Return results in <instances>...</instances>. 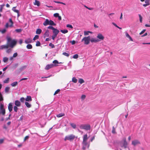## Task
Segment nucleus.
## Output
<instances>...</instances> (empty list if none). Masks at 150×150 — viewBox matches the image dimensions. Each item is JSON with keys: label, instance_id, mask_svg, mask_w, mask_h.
<instances>
[{"label": "nucleus", "instance_id": "f03ea898", "mask_svg": "<svg viewBox=\"0 0 150 150\" xmlns=\"http://www.w3.org/2000/svg\"><path fill=\"white\" fill-rule=\"evenodd\" d=\"M75 137V135L72 134H70V135L66 136L64 139V140L65 141L67 140L72 141L74 140Z\"/></svg>", "mask_w": 150, "mask_h": 150}, {"label": "nucleus", "instance_id": "4d7b16f0", "mask_svg": "<svg viewBox=\"0 0 150 150\" xmlns=\"http://www.w3.org/2000/svg\"><path fill=\"white\" fill-rule=\"evenodd\" d=\"M29 138V136H26L25 137V138H24V141L25 142V141L26 140L28 139Z\"/></svg>", "mask_w": 150, "mask_h": 150}, {"label": "nucleus", "instance_id": "4be33fe9", "mask_svg": "<svg viewBox=\"0 0 150 150\" xmlns=\"http://www.w3.org/2000/svg\"><path fill=\"white\" fill-rule=\"evenodd\" d=\"M126 37L129 38L130 40L131 41H133V39L128 34V33H126Z\"/></svg>", "mask_w": 150, "mask_h": 150}, {"label": "nucleus", "instance_id": "09e8293b", "mask_svg": "<svg viewBox=\"0 0 150 150\" xmlns=\"http://www.w3.org/2000/svg\"><path fill=\"white\" fill-rule=\"evenodd\" d=\"M86 96L84 95H82L81 96V99L82 100H84L86 98Z\"/></svg>", "mask_w": 150, "mask_h": 150}, {"label": "nucleus", "instance_id": "f8f14e48", "mask_svg": "<svg viewBox=\"0 0 150 150\" xmlns=\"http://www.w3.org/2000/svg\"><path fill=\"white\" fill-rule=\"evenodd\" d=\"M14 104L15 106L19 107L21 106V104L20 102L18 100H16L15 101Z\"/></svg>", "mask_w": 150, "mask_h": 150}, {"label": "nucleus", "instance_id": "0e129e2a", "mask_svg": "<svg viewBox=\"0 0 150 150\" xmlns=\"http://www.w3.org/2000/svg\"><path fill=\"white\" fill-rule=\"evenodd\" d=\"M84 7L85 8H87V9H88V10H92L93 9V8H88V7L87 6H86L85 5L84 6Z\"/></svg>", "mask_w": 150, "mask_h": 150}, {"label": "nucleus", "instance_id": "bf43d9fd", "mask_svg": "<svg viewBox=\"0 0 150 150\" xmlns=\"http://www.w3.org/2000/svg\"><path fill=\"white\" fill-rule=\"evenodd\" d=\"M59 14L58 13H56L54 14V16L55 17H57L58 16H59Z\"/></svg>", "mask_w": 150, "mask_h": 150}, {"label": "nucleus", "instance_id": "680f3d73", "mask_svg": "<svg viewBox=\"0 0 150 150\" xmlns=\"http://www.w3.org/2000/svg\"><path fill=\"white\" fill-rule=\"evenodd\" d=\"M145 3L148 4V5H149L150 4L149 1L148 0H145Z\"/></svg>", "mask_w": 150, "mask_h": 150}, {"label": "nucleus", "instance_id": "774afa93", "mask_svg": "<svg viewBox=\"0 0 150 150\" xmlns=\"http://www.w3.org/2000/svg\"><path fill=\"white\" fill-rule=\"evenodd\" d=\"M71 42V43L72 44V45H74L75 44V43H76V42L75 40H73Z\"/></svg>", "mask_w": 150, "mask_h": 150}, {"label": "nucleus", "instance_id": "c03bdc74", "mask_svg": "<svg viewBox=\"0 0 150 150\" xmlns=\"http://www.w3.org/2000/svg\"><path fill=\"white\" fill-rule=\"evenodd\" d=\"M89 33H90V32L89 31H84V35H88L89 34Z\"/></svg>", "mask_w": 150, "mask_h": 150}, {"label": "nucleus", "instance_id": "c9c22d12", "mask_svg": "<svg viewBox=\"0 0 150 150\" xmlns=\"http://www.w3.org/2000/svg\"><path fill=\"white\" fill-rule=\"evenodd\" d=\"M77 80L74 77H73L72 79V81L74 83H76L77 82Z\"/></svg>", "mask_w": 150, "mask_h": 150}, {"label": "nucleus", "instance_id": "9d476101", "mask_svg": "<svg viewBox=\"0 0 150 150\" xmlns=\"http://www.w3.org/2000/svg\"><path fill=\"white\" fill-rule=\"evenodd\" d=\"M100 41V40L96 38H90V41L92 42L96 43Z\"/></svg>", "mask_w": 150, "mask_h": 150}, {"label": "nucleus", "instance_id": "a18cd8bd", "mask_svg": "<svg viewBox=\"0 0 150 150\" xmlns=\"http://www.w3.org/2000/svg\"><path fill=\"white\" fill-rule=\"evenodd\" d=\"M9 90V87H6L5 88V91L6 92H7Z\"/></svg>", "mask_w": 150, "mask_h": 150}, {"label": "nucleus", "instance_id": "a878e982", "mask_svg": "<svg viewBox=\"0 0 150 150\" xmlns=\"http://www.w3.org/2000/svg\"><path fill=\"white\" fill-rule=\"evenodd\" d=\"M34 4L35 5H36L38 6H39L40 5V2L37 0H35V2L34 3Z\"/></svg>", "mask_w": 150, "mask_h": 150}, {"label": "nucleus", "instance_id": "1a4fd4ad", "mask_svg": "<svg viewBox=\"0 0 150 150\" xmlns=\"http://www.w3.org/2000/svg\"><path fill=\"white\" fill-rule=\"evenodd\" d=\"M13 104V103H10L8 104V108L10 112H11L12 110Z\"/></svg>", "mask_w": 150, "mask_h": 150}, {"label": "nucleus", "instance_id": "2eb2a0df", "mask_svg": "<svg viewBox=\"0 0 150 150\" xmlns=\"http://www.w3.org/2000/svg\"><path fill=\"white\" fill-rule=\"evenodd\" d=\"M140 142L137 140H135L132 142V144L134 146H136L138 144H139Z\"/></svg>", "mask_w": 150, "mask_h": 150}, {"label": "nucleus", "instance_id": "58836bf2", "mask_svg": "<svg viewBox=\"0 0 150 150\" xmlns=\"http://www.w3.org/2000/svg\"><path fill=\"white\" fill-rule=\"evenodd\" d=\"M8 59V58L7 57H4L3 58V61L4 62H7Z\"/></svg>", "mask_w": 150, "mask_h": 150}, {"label": "nucleus", "instance_id": "473e14b6", "mask_svg": "<svg viewBox=\"0 0 150 150\" xmlns=\"http://www.w3.org/2000/svg\"><path fill=\"white\" fill-rule=\"evenodd\" d=\"M17 106H14L13 108L14 111L16 112H17L18 110V108Z\"/></svg>", "mask_w": 150, "mask_h": 150}, {"label": "nucleus", "instance_id": "69168bd1", "mask_svg": "<svg viewBox=\"0 0 150 150\" xmlns=\"http://www.w3.org/2000/svg\"><path fill=\"white\" fill-rule=\"evenodd\" d=\"M27 79H28V78H23L20 79V81H21L23 80H26Z\"/></svg>", "mask_w": 150, "mask_h": 150}, {"label": "nucleus", "instance_id": "0eeeda50", "mask_svg": "<svg viewBox=\"0 0 150 150\" xmlns=\"http://www.w3.org/2000/svg\"><path fill=\"white\" fill-rule=\"evenodd\" d=\"M52 32L54 35H57V34L59 33V31L57 30V29L54 28L52 30Z\"/></svg>", "mask_w": 150, "mask_h": 150}, {"label": "nucleus", "instance_id": "3c124183", "mask_svg": "<svg viewBox=\"0 0 150 150\" xmlns=\"http://www.w3.org/2000/svg\"><path fill=\"white\" fill-rule=\"evenodd\" d=\"M49 46L50 47H51L52 48H53L54 47V45L51 43H50L49 44Z\"/></svg>", "mask_w": 150, "mask_h": 150}, {"label": "nucleus", "instance_id": "4c0bfd02", "mask_svg": "<svg viewBox=\"0 0 150 150\" xmlns=\"http://www.w3.org/2000/svg\"><path fill=\"white\" fill-rule=\"evenodd\" d=\"M79 82L81 84H82L84 82V81L82 79H80L79 80Z\"/></svg>", "mask_w": 150, "mask_h": 150}, {"label": "nucleus", "instance_id": "7c9ffc66", "mask_svg": "<svg viewBox=\"0 0 150 150\" xmlns=\"http://www.w3.org/2000/svg\"><path fill=\"white\" fill-rule=\"evenodd\" d=\"M64 114L61 113L57 115V117H60L64 116Z\"/></svg>", "mask_w": 150, "mask_h": 150}, {"label": "nucleus", "instance_id": "393cba45", "mask_svg": "<svg viewBox=\"0 0 150 150\" xmlns=\"http://www.w3.org/2000/svg\"><path fill=\"white\" fill-rule=\"evenodd\" d=\"M27 67V66L26 65L23 66L20 68L19 70L20 71H22L25 69Z\"/></svg>", "mask_w": 150, "mask_h": 150}, {"label": "nucleus", "instance_id": "ea45409f", "mask_svg": "<svg viewBox=\"0 0 150 150\" xmlns=\"http://www.w3.org/2000/svg\"><path fill=\"white\" fill-rule=\"evenodd\" d=\"M39 36L38 35H36L33 38V40H35L37 39H38L39 38Z\"/></svg>", "mask_w": 150, "mask_h": 150}, {"label": "nucleus", "instance_id": "f3484780", "mask_svg": "<svg viewBox=\"0 0 150 150\" xmlns=\"http://www.w3.org/2000/svg\"><path fill=\"white\" fill-rule=\"evenodd\" d=\"M32 42V40L30 38H28L25 40V42L26 44L31 43Z\"/></svg>", "mask_w": 150, "mask_h": 150}, {"label": "nucleus", "instance_id": "412c9836", "mask_svg": "<svg viewBox=\"0 0 150 150\" xmlns=\"http://www.w3.org/2000/svg\"><path fill=\"white\" fill-rule=\"evenodd\" d=\"M49 25H50L55 26L56 24L55 23L54 21L51 20H49Z\"/></svg>", "mask_w": 150, "mask_h": 150}, {"label": "nucleus", "instance_id": "20e7f679", "mask_svg": "<svg viewBox=\"0 0 150 150\" xmlns=\"http://www.w3.org/2000/svg\"><path fill=\"white\" fill-rule=\"evenodd\" d=\"M80 128L81 129H84L86 130H89L91 128V126L88 124H82L80 126Z\"/></svg>", "mask_w": 150, "mask_h": 150}, {"label": "nucleus", "instance_id": "338daca9", "mask_svg": "<svg viewBox=\"0 0 150 150\" xmlns=\"http://www.w3.org/2000/svg\"><path fill=\"white\" fill-rule=\"evenodd\" d=\"M9 25L8 23H6V24L5 25V27L6 28H8V27H9Z\"/></svg>", "mask_w": 150, "mask_h": 150}, {"label": "nucleus", "instance_id": "6ab92c4d", "mask_svg": "<svg viewBox=\"0 0 150 150\" xmlns=\"http://www.w3.org/2000/svg\"><path fill=\"white\" fill-rule=\"evenodd\" d=\"M42 30L40 28H38L36 30V33L37 34H40L42 32Z\"/></svg>", "mask_w": 150, "mask_h": 150}, {"label": "nucleus", "instance_id": "7ed1b4c3", "mask_svg": "<svg viewBox=\"0 0 150 150\" xmlns=\"http://www.w3.org/2000/svg\"><path fill=\"white\" fill-rule=\"evenodd\" d=\"M81 41H84V43L85 45L88 44L90 41V36H89L87 37H84L82 39Z\"/></svg>", "mask_w": 150, "mask_h": 150}, {"label": "nucleus", "instance_id": "bb28decb", "mask_svg": "<svg viewBox=\"0 0 150 150\" xmlns=\"http://www.w3.org/2000/svg\"><path fill=\"white\" fill-rule=\"evenodd\" d=\"M25 104L26 106L28 108H30L31 106V105L28 102H25Z\"/></svg>", "mask_w": 150, "mask_h": 150}, {"label": "nucleus", "instance_id": "79ce46f5", "mask_svg": "<svg viewBox=\"0 0 150 150\" xmlns=\"http://www.w3.org/2000/svg\"><path fill=\"white\" fill-rule=\"evenodd\" d=\"M62 54L64 55H65L68 57L69 56V53L66 52H63Z\"/></svg>", "mask_w": 150, "mask_h": 150}, {"label": "nucleus", "instance_id": "9b49d317", "mask_svg": "<svg viewBox=\"0 0 150 150\" xmlns=\"http://www.w3.org/2000/svg\"><path fill=\"white\" fill-rule=\"evenodd\" d=\"M97 38L101 40H103L104 39V37L100 33L98 34Z\"/></svg>", "mask_w": 150, "mask_h": 150}, {"label": "nucleus", "instance_id": "49530a36", "mask_svg": "<svg viewBox=\"0 0 150 150\" xmlns=\"http://www.w3.org/2000/svg\"><path fill=\"white\" fill-rule=\"evenodd\" d=\"M6 30L5 29H4L2 30H0V32H1L3 34L6 32Z\"/></svg>", "mask_w": 150, "mask_h": 150}, {"label": "nucleus", "instance_id": "864d4df0", "mask_svg": "<svg viewBox=\"0 0 150 150\" xmlns=\"http://www.w3.org/2000/svg\"><path fill=\"white\" fill-rule=\"evenodd\" d=\"M60 91V89H58L54 93V95L56 94H57Z\"/></svg>", "mask_w": 150, "mask_h": 150}, {"label": "nucleus", "instance_id": "de8ad7c7", "mask_svg": "<svg viewBox=\"0 0 150 150\" xmlns=\"http://www.w3.org/2000/svg\"><path fill=\"white\" fill-rule=\"evenodd\" d=\"M40 45V42L39 41H38L37 42L36 44V46H39Z\"/></svg>", "mask_w": 150, "mask_h": 150}, {"label": "nucleus", "instance_id": "b1692460", "mask_svg": "<svg viewBox=\"0 0 150 150\" xmlns=\"http://www.w3.org/2000/svg\"><path fill=\"white\" fill-rule=\"evenodd\" d=\"M16 8V7H13L12 8V10L13 11H14L15 12L17 13V14H18V13H19V11L18 10L16 9H15Z\"/></svg>", "mask_w": 150, "mask_h": 150}, {"label": "nucleus", "instance_id": "603ef678", "mask_svg": "<svg viewBox=\"0 0 150 150\" xmlns=\"http://www.w3.org/2000/svg\"><path fill=\"white\" fill-rule=\"evenodd\" d=\"M54 28L53 27L52 25L49 26L47 27V28L48 29H52V30L53 29V28Z\"/></svg>", "mask_w": 150, "mask_h": 150}, {"label": "nucleus", "instance_id": "8fccbe9b", "mask_svg": "<svg viewBox=\"0 0 150 150\" xmlns=\"http://www.w3.org/2000/svg\"><path fill=\"white\" fill-rule=\"evenodd\" d=\"M78 54H76L73 56V58L74 59H77L78 57Z\"/></svg>", "mask_w": 150, "mask_h": 150}, {"label": "nucleus", "instance_id": "72a5a7b5", "mask_svg": "<svg viewBox=\"0 0 150 150\" xmlns=\"http://www.w3.org/2000/svg\"><path fill=\"white\" fill-rule=\"evenodd\" d=\"M9 78H7L4 81V83H8L9 82Z\"/></svg>", "mask_w": 150, "mask_h": 150}, {"label": "nucleus", "instance_id": "6e6552de", "mask_svg": "<svg viewBox=\"0 0 150 150\" xmlns=\"http://www.w3.org/2000/svg\"><path fill=\"white\" fill-rule=\"evenodd\" d=\"M54 66H56L55 64L54 65L53 64H47L46 66L45 69L46 70H48L50 69L53 67Z\"/></svg>", "mask_w": 150, "mask_h": 150}, {"label": "nucleus", "instance_id": "dca6fc26", "mask_svg": "<svg viewBox=\"0 0 150 150\" xmlns=\"http://www.w3.org/2000/svg\"><path fill=\"white\" fill-rule=\"evenodd\" d=\"M49 20L47 19H45V21L43 22V25H44L46 26L48 25H49Z\"/></svg>", "mask_w": 150, "mask_h": 150}, {"label": "nucleus", "instance_id": "13d9d810", "mask_svg": "<svg viewBox=\"0 0 150 150\" xmlns=\"http://www.w3.org/2000/svg\"><path fill=\"white\" fill-rule=\"evenodd\" d=\"M18 55V54L17 52L15 53L13 56V57H16Z\"/></svg>", "mask_w": 150, "mask_h": 150}, {"label": "nucleus", "instance_id": "f257e3e1", "mask_svg": "<svg viewBox=\"0 0 150 150\" xmlns=\"http://www.w3.org/2000/svg\"><path fill=\"white\" fill-rule=\"evenodd\" d=\"M7 42L8 44L11 47H13L15 45L17 42L15 40H12L11 39L10 37L7 38Z\"/></svg>", "mask_w": 150, "mask_h": 150}, {"label": "nucleus", "instance_id": "052dcab7", "mask_svg": "<svg viewBox=\"0 0 150 150\" xmlns=\"http://www.w3.org/2000/svg\"><path fill=\"white\" fill-rule=\"evenodd\" d=\"M53 64H57L59 63H58V61L57 60H55L53 61Z\"/></svg>", "mask_w": 150, "mask_h": 150}, {"label": "nucleus", "instance_id": "5701e85b", "mask_svg": "<svg viewBox=\"0 0 150 150\" xmlns=\"http://www.w3.org/2000/svg\"><path fill=\"white\" fill-rule=\"evenodd\" d=\"M9 21L11 23V24L9 25V26L10 27H11L13 26V23L12 21V19L10 18L9 19Z\"/></svg>", "mask_w": 150, "mask_h": 150}, {"label": "nucleus", "instance_id": "6e6d98bb", "mask_svg": "<svg viewBox=\"0 0 150 150\" xmlns=\"http://www.w3.org/2000/svg\"><path fill=\"white\" fill-rule=\"evenodd\" d=\"M57 36L56 35H52V39L53 40H54V39L55 38L57 37Z\"/></svg>", "mask_w": 150, "mask_h": 150}, {"label": "nucleus", "instance_id": "e433bc0d", "mask_svg": "<svg viewBox=\"0 0 150 150\" xmlns=\"http://www.w3.org/2000/svg\"><path fill=\"white\" fill-rule=\"evenodd\" d=\"M5 5L4 4H2L0 5V12H2V10L3 9V7Z\"/></svg>", "mask_w": 150, "mask_h": 150}, {"label": "nucleus", "instance_id": "37998d69", "mask_svg": "<svg viewBox=\"0 0 150 150\" xmlns=\"http://www.w3.org/2000/svg\"><path fill=\"white\" fill-rule=\"evenodd\" d=\"M15 31L17 33H20L22 31V29H16Z\"/></svg>", "mask_w": 150, "mask_h": 150}, {"label": "nucleus", "instance_id": "4468645a", "mask_svg": "<svg viewBox=\"0 0 150 150\" xmlns=\"http://www.w3.org/2000/svg\"><path fill=\"white\" fill-rule=\"evenodd\" d=\"M49 30L48 29L46 30L44 34V37H48L49 36Z\"/></svg>", "mask_w": 150, "mask_h": 150}, {"label": "nucleus", "instance_id": "5fc2aeb1", "mask_svg": "<svg viewBox=\"0 0 150 150\" xmlns=\"http://www.w3.org/2000/svg\"><path fill=\"white\" fill-rule=\"evenodd\" d=\"M67 27L68 28H73V27L72 26V25L70 24H67Z\"/></svg>", "mask_w": 150, "mask_h": 150}, {"label": "nucleus", "instance_id": "c85d7f7f", "mask_svg": "<svg viewBox=\"0 0 150 150\" xmlns=\"http://www.w3.org/2000/svg\"><path fill=\"white\" fill-rule=\"evenodd\" d=\"M8 47V46L7 45H2L1 46L0 49H3L7 48Z\"/></svg>", "mask_w": 150, "mask_h": 150}, {"label": "nucleus", "instance_id": "cd10ccee", "mask_svg": "<svg viewBox=\"0 0 150 150\" xmlns=\"http://www.w3.org/2000/svg\"><path fill=\"white\" fill-rule=\"evenodd\" d=\"M18 84V82L17 81H15L14 82H13L11 84V85L12 87H15Z\"/></svg>", "mask_w": 150, "mask_h": 150}, {"label": "nucleus", "instance_id": "39448f33", "mask_svg": "<svg viewBox=\"0 0 150 150\" xmlns=\"http://www.w3.org/2000/svg\"><path fill=\"white\" fill-rule=\"evenodd\" d=\"M82 144L83 145L82 148L83 149L85 150L86 148H89L90 144L87 141L83 142Z\"/></svg>", "mask_w": 150, "mask_h": 150}, {"label": "nucleus", "instance_id": "a19ab883", "mask_svg": "<svg viewBox=\"0 0 150 150\" xmlns=\"http://www.w3.org/2000/svg\"><path fill=\"white\" fill-rule=\"evenodd\" d=\"M25 99L24 97H21L20 99V100L21 102L24 103Z\"/></svg>", "mask_w": 150, "mask_h": 150}, {"label": "nucleus", "instance_id": "a211bd4d", "mask_svg": "<svg viewBox=\"0 0 150 150\" xmlns=\"http://www.w3.org/2000/svg\"><path fill=\"white\" fill-rule=\"evenodd\" d=\"M25 100L26 101H31L32 100V99L30 96H27Z\"/></svg>", "mask_w": 150, "mask_h": 150}, {"label": "nucleus", "instance_id": "c756f323", "mask_svg": "<svg viewBox=\"0 0 150 150\" xmlns=\"http://www.w3.org/2000/svg\"><path fill=\"white\" fill-rule=\"evenodd\" d=\"M27 49H30L32 48L33 47L30 44H28L26 46Z\"/></svg>", "mask_w": 150, "mask_h": 150}, {"label": "nucleus", "instance_id": "e2e57ef3", "mask_svg": "<svg viewBox=\"0 0 150 150\" xmlns=\"http://www.w3.org/2000/svg\"><path fill=\"white\" fill-rule=\"evenodd\" d=\"M112 132L113 134H115V129L114 127H113V128L112 131Z\"/></svg>", "mask_w": 150, "mask_h": 150}, {"label": "nucleus", "instance_id": "2f4dec72", "mask_svg": "<svg viewBox=\"0 0 150 150\" xmlns=\"http://www.w3.org/2000/svg\"><path fill=\"white\" fill-rule=\"evenodd\" d=\"M60 32L64 34H65L68 32V31L67 30H60Z\"/></svg>", "mask_w": 150, "mask_h": 150}, {"label": "nucleus", "instance_id": "aec40b11", "mask_svg": "<svg viewBox=\"0 0 150 150\" xmlns=\"http://www.w3.org/2000/svg\"><path fill=\"white\" fill-rule=\"evenodd\" d=\"M88 139V138L87 137V134H85L84 135H83V142L87 141Z\"/></svg>", "mask_w": 150, "mask_h": 150}, {"label": "nucleus", "instance_id": "ddd939ff", "mask_svg": "<svg viewBox=\"0 0 150 150\" xmlns=\"http://www.w3.org/2000/svg\"><path fill=\"white\" fill-rule=\"evenodd\" d=\"M124 143L123 144V147H124V148H126L127 147V143L126 141V138H124L123 139Z\"/></svg>", "mask_w": 150, "mask_h": 150}, {"label": "nucleus", "instance_id": "f704fd0d", "mask_svg": "<svg viewBox=\"0 0 150 150\" xmlns=\"http://www.w3.org/2000/svg\"><path fill=\"white\" fill-rule=\"evenodd\" d=\"M70 125L74 129H75L76 128V125L75 124L73 123H71Z\"/></svg>", "mask_w": 150, "mask_h": 150}, {"label": "nucleus", "instance_id": "423d86ee", "mask_svg": "<svg viewBox=\"0 0 150 150\" xmlns=\"http://www.w3.org/2000/svg\"><path fill=\"white\" fill-rule=\"evenodd\" d=\"M0 110L1 111V113L3 115H4L5 113V110L4 108V105L2 103L0 104Z\"/></svg>", "mask_w": 150, "mask_h": 150}]
</instances>
